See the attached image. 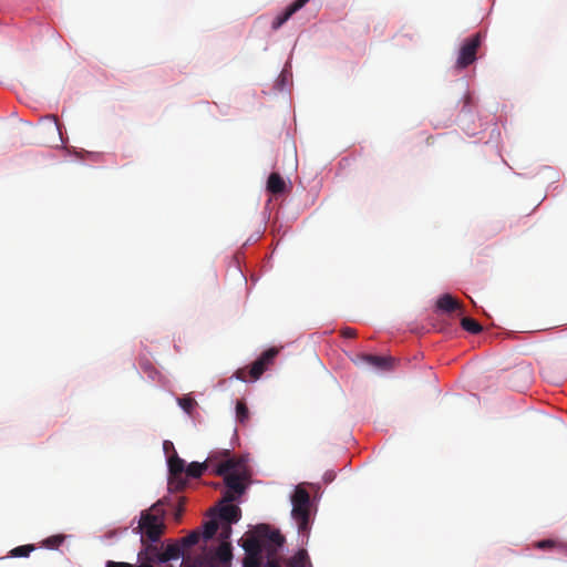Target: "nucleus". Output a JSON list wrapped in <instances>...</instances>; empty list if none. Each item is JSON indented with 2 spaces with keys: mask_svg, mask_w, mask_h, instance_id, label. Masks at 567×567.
I'll return each instance as SVG.
<instances>
[{
  "mask_svg": "<svg viewBox=\"0 0 567 567\" xmlns=\"http://www.w3.org/2000/svg\"><path fill=\"white\" fill-rule=\"evenodd\" d=\"M309 1L310 0L293 1L289 7H287V9L281 14H278L274 19V21L271 23V28L274 30H278L284 23H286L292 17V14H295L298 10L303 8L306 6V3H308Z\"/></svg>",
  "mask_w": 567,
  "mask_h": 567,
  "instance_id": "obj_9",
  "label": "nucleus"
},
{
  "mask_svg": "<svg viewBox=\"0 0 567 567\" xmlns=\"http://www.w3.org/2000/svg\"><path fill=\"white\" fill-rule=\"evenodd\" d=\"M168 445H172V443H171V442H168V441H165V442H164V447H165V449H168Z\"/></svg>",
  "mask_w": 567,
  "mask_h": 567,
  "instance_id": "obj_38",
  "label": "nucleus"
},
{
  "mask_svg": "<svg viewBox=\"0 0 567 567\" xmlns=\"http://www.w3.org/2000/svg\"><path fill=\"white\" fill-rule=\"evenodd\" d=\"M289 567H309V556L305 549L298 550L288 561Z\"/></svg>",
  "mask_w": 567,
  "mask_h": 567,
  "instance_id": "obj_18",
  "label": "nucleus"
},
{
  "mask_svg": "<svg viewBox=\"0 0 567 567\" xmlns=\"http://www.w3.org/2000/svg\"><path fill=\"white\" fill-rule=\"evenodd\" d=\"M436 308L446 313H451L457 310L463 312L462 303L450 293H445L437 299Z\"/></svg>",
  "mask_w": 567,
  "mask_h": 567,
  "instance_id": "obj_11",
  "label": "nucleus"
},
{
  "mask_svg": "<svg viewBox=\"0 0 567 567\" xmlns=\"http://www.w3.org/2000/svg\"><path fill=\"white\" fill-rule=\"evenodd\" d=\"M186 486V481L185 478H183L182 475H169V478H168V489L171 492H181L185 488Z\"/></svg>",
  "mask_w": 567,
  "mask_h": 567,
  "instance_id": "obj_23",
  "label": "nucleus"
},
{
  "mask_svg": "<svg viewBox=\"0 0 567 567\" xmlns=\"http://www.w3.org/2000/svg\"><path fill=\"white\" fill-rule=\"evenodd\" d=\"M166 504H168V499L164 497L162 499H158L155 504H153L148 511H144L141 513V518L137 528L142 536L146 537L151 542L159 540L161 536L165 530L164 506Z\"/></svg>",
  "mask_w": 567,
  "mask_h": 567,
  "instance_id": "obj_1",
  "label": "nucleus"
},
{
  "mask_svg": "<svg viewBox=\"0 0 567 567\" xmlns=\"http://www.w3.org/2000/svg\"><path fill=\"white\" fill-rule=\"evenodd\" d=\"M241 546L245 549L246 555L256 556L262 555V551L265 550L264 546H266V544L262 543L261 537L257 535L255 529L252 535L243 539Z\"/></svg>",
  "mask_w": 567,
  "mask_h": 567,
  "instance_id": "obj_10",
  "label": "nucleus"
},
{
  "mask_svg": "<svg viewBox=\"0 0 567 567\" xmlns=\"http://www.w3.org/2000/svg\"><path fill=\"white\" fill-rule=\"evenodd\" d=\"M218 524L216 520H208L204 525V533L203 537L205 539H210L214 537V535L217 533Z\"/></svg>",
  "mask_w": 567,
  "mask_h": 567,
  "instance_id": "obj_28",
  "label": "nucleus"
},
{
  "mask_svg": "<svg viewBox=\"0 0 567 567\" xmlns=\"http://www.w3.org/2000/svg\"><path fill=\"white\" fill-rule=\"evenodd\" d=\"M236 416L240 423H245L249 419V411L243 401L236 404Z\"/></svg>",
  "mask_w": 567,
  "mask_h": 567,
  "instance_id": "obj_26",
  "label": "nucleus"
},
{
  "mask_svg": "<svg viewBox=\"0 0 567 567\" xmlns=\"http://www.w3.org/2000/svg\"><path fill=\"white\" fill-rule=\"evenodd\" d=\"M168 471L169 475H183V473L186 471L185 461L176 454L173 455L168 458Z\"/></svg>",
  "mask_w": 567,
  "mask_h": 567,
  "instance_id": "obj_17",
  "label": "nucleus"
},
{
  "mask_svg": "<svg viewBox=\"0 0 567 567\" xmlns=\"http://www.w3.org/2000/svg\"><path fill=\"white\" fill-rule=\"evenodd\" d=\"M461 326L464 330L473 334L480 333L483 330L482 326L476 320L468 317L462 318Z\"/></svg>",
  "mask_w": 567,
  "mask_h": 567,
  "instance_id": "obj_22",
  "label": "nucleus"
},
{
  "mask_svg": "<svg viewBox=\"0 0 567 567\" xmlns=\"http://www.w3.org/2000/svg\"><path fill=\"white\" fill-rule=\"evenodd\" d=\"M267 558H268L267 567H281L279 561L276 559V556L267 557Z\"/></svg>",
  "mask_w": 567,
  "mask_h": 567,
  "instance_id": "obj_36",
  "label": "nucleus"
},
{
  "mask_svg": "<svg viewBox=\"0 0 567 567\" xmlns=\"http://www.w3.org/2000/svg\"><path fill=\"white\" fill-rule=\"evenodd\" d=\"M236 377H237V379H239L241 381H247V371L245 369H239L236 372Z\"/></svg>",
  "mask_w": 567,
  "mask_h": 567,
  "instance_id": "obj_37",
  "label": "nucleus"
},
{
  "mask_svg": "<svg viewBox=\"0 0 567 567\" xmlns=\"http://www.w3.org/2000/svg\"><path fill=\"white\" fill-rule=\"evenodd\" d=\"M535 546L538 549L547 550V549L556 548V549H558L560 551L567 553V544L560 543V542H556V540H553V539L539 540V542H537L535 544Z\"/></svg>",
  "mask_w": 567,
  "mask_h": 567,
  "instance_id": "obj_20",
  "label": "nucleus"
},
{
  "mask_svg": "<svg viewBox=\"0 0 567 567\" xmlns=\"http://www.w3.org/2000/svg\"><path fill=\"white\" fill-rule=\"evenodd\" d=\"M142 553L138 554V558L141 563H151L153 566V563H167L169 561L166 559V555L164 551H158V548L156 546L150 545L146 549L145 558L142 557Z\"/></svg>",
  "mask_w": 567,
  "mask_h": 567,
  "instance_id": "obj_15",
  "label": "nucleus"
},
{
  "mask_svg": "<svg viewBox=\"0 0 567 567\" xmlns=\"http://www.w3.org/2000/svg\"><path fill=\"white\" fill-rule=\"evenodd\" d=\"M248 478L246 470H236L235 472L226 475L225 485L228 489L234 491L237 495H241L246 491L245 481Z\"/></svg>",
  "mask_w": 567,
  "mask_h": 567,
  "instance_id": "obj_7",
  "label": "nucleus"
},
{
  "mask_svg": "<svg viewBox=\"0 0 567 567\" xmlns=\"http://www.w3.org/2000/svg\"><path fill=\"white\" fill-rule=\"evenodd\" d=\"M207 462H203V463H198V462H192L187 467H186V475L188 477H192V478H198L200 477L204 472L207 470Z\"/></svg>",
  "mask_w": 567,
  "mask_h": 567,
  "instance_id": "obj_19",
  "label": "nucleus"
},
{
  "mask_svg": "<svg viewBox=\"0 0 567 567\" xmlns=\"http://www.w3.org/2000/svg\"><path fill=\"white\" fill-rule=\"evenodd\" d=\"M291 515L298 524V530L300 533H308L310 495L307 489L301 486H297L291 497Z\"/></svg>",
  "mask_w": 567,
  "mask_h": 567,
  "instance_id": "obj_2",
  "label": "nucleus"
},
{
  "mask_svg": "<svg viewBox=\"0 0 567 567\" xmlns=\"http://www.w3.org/2000/svg\"><path fill=\"white\" fill-rule=\"evenodd\" d=\"M184 503H185V498L184 497H181L179 498V502H178V505L176 507V511L174 513V519L178 523L181 522L182 519V516H183V512H184Z\"/></svg>",
  "mask_w": 567,
  "mask_h": 567,
  "instance_id": "obj_33",
  "label": "nucleus"
},
{
  "mask_svg": "<svg viewBox=\"0 0 567 567\" xmlns=\"http://www.w3.org/2000/svg\"><path fill=\"white\" fill-rule=\"evenodd\" d=\"M482 44V34L475 33L471 38H467L462 44L458 56L456 60L457 69H465L476 60V53Z\"/></svg>",
  "mask_w": 567,
  "mask_h": 567,
  "instance_id": "obj_4",
  "label": "nucleus"
},
{
  "mask_svg": "<svg viewBox=\"0 0 567 567\" xmlns=\"http://www.w3.org/2000/svg\"><path fill=\"white\" fill-rule=\"evenodd\" d=\"M278 354L277 348L266 350L250 367L248 373L252 380H257L267 370L268 365L272 363Z\"/></svg>",
  "mask_w": 567,
  "mask_h": 567,
  "instance_id": "obj_5",
  "label": "nucleus"
},
{
  "mask_svg": "<svg viewBox=\"0 0 567 567\" xmlns=\"http://www.w3.org/2000/svg\"><path fill=\"white\" fill-rule=\"evenodd\" d=\"M238 496L239 495H237L234 491L227 488L223 495L221 502L224 504H231V502L236 501Z\"/></svg>",
  "mask_w": 567,
  "mask_h": 567,
  "instance_id": "obj_32",
  "label": "nucleus"
},
{
  "mask_svg": "<svg viewBox=\"0 0 567 567\" xmlns=\"http://www.w3.org/2000/svg\"><path fill=\"white\" fill-rule=\"evenodd\" d=\"M43 134L48 135L45 143L62 141L61 127L55 115H47L41 120L40 124Z\"/></svg>",
  "mask_w": 567,
  "mask_h": 567,
  "instance_id": "obj_6",
  "label": "nucleus"
},
{
  "mask_svg": "<svg viewBox=\"0 0 567 567\" xmlns=\"http://www.w3.org/2000/svg\"><path fill=\"white\" fill-rule=\"evenodd\" d=\"M231 534V527H230V524H226L225 526H223V529L220 532V538L221 539H227Z\"/></svg>",
  "mask_w": 567,
  "mask_h": 567,
  "instance_id": "obj_35",
  "label": "nucleus"
},
{
  "mask_svg": "<svg viewBox=\"0 0 567 567\" xmlns=\"http://www.w3.org/2000/svg\"><path fill=\"white\" fill-rule=\"evenodd\" d=\"M243 467V461L238 458H228L225 462H221L215 470V474L218 476H223L235 472L236 470H240Z\"/></svg>",
  "mask_w": 567,
  "mask_h": 567,
  "instance_id": "obj_14",
  "label": "nucleus"
},
{
  "mask_svg": "<svg viewBox=\"0 0 567 567\" xmlns=\"http://www.w3.org/2000/svg\"><path fill=\"white\" fill-rule=\"evenodd\" d=\"M241 509L234 504H224L219 509V517L227 524L237 523L240 518Z\"/></svg>",
  "mask_w": 567,
  "mask_h": 567,
  "instance_id": "obj_13",
  "label": "nucleus"
},
{
  "mask_svg": "<svg viewBox=\"0 0 567 567\" xmlns=\"http://www.w3.org/2000/svg\"><path fill=\"white\" fill-rule=\"evenodd\" d=\"M106 567H154L151 563H141L138 566L128 563L107 561Z\"/></svg>",
  "mask_w": 567,
  "mask_h": 567,
  "instance_id": "obj_31",
  "label": "nucleus"
},
{
  "mask_svg": "<svg viewBox=\"0 0 567 567\" xmlns=\"http://www.w3.org/2000/svg\"><path fill=\"white\" fill-rule=\"evenodd\" d=\"M341 334L344 338H354L357 336V331L352 328L347 327L341 330Z\"/></svg>",
  "mask_w": 567,
  "mask_h": 567,
  "instance_id": "obj_34",
  "label": "nucleus"
},
{
  "mask_svg": "<svg viewBox=\"0 0 567 567\" xmlns=\"http://www.w3.org/2000/svg\"><path fill=\"white\" fill-rule=\"evenodd\" d=\"M199 539L200 533L198 530H194L189 535L182 537L177 542L182 545L184 554L186 555L187 549L196 545L199 542Z\"/></svg>",
  "mask_w": 567,
  "mask_h": 567,
  "instance_id": "obj_21",
  "label": "nucleus"
},
{
  "mask_svg": "<svg viewBox=\"0 0 567 567\" xmlns=\"http://www.w3.org/2000/svg\"><path fill=\"white\" fill-rule=\"evenodd\" d=\"M286 183L278 173H271L267 181V190L271 194H281L285 192Z\"/></svg>",
  "mask_w": 567,
  "mask_h": 567,
  "instance_id": "obj_16",
  "label": "nucleus"
},
{
  "mask_svg": "<svg viewBox=\"0 0 567 567\" xmlns=\"http://www.w3.org/2000/svg\"><path fill=\"white\" fill-rule=\"evenodd\" d=\"M178 405L187 413L190 414L195 406L197 405V402L194 398L190 395H184L182 398L177 399Z\"/></svg>",
  "mask_w": 567,
  "mask_h": 567,
  "instance_id": "obj_25",
  "label": "nucleus"
},
{
  "mask_svg": "<svg viewBox=\"0 0 567 567\" xmlns=\"http://www.w3.org/2000/svg\"><path fill=\"white\" fill-rule=\"evenodd\" d=\"M244 567H261L262 555H246L243 561Z\"/></svg>",
  "mask_w": 567,
  "mask_h": 567,
  "instance_id": "obj_29",
  "label": "nucleus"
},
{
  "mask_svg": "<svg viewBox=\"0 0 567 567\" xmlns=\"http://www.w3.org/2000/svg\"><path fill=\"white\" fill-rule=\"evenodd\" d=\"M34 550V545H22L13 548L10 554L13 557H28Z\"/></svg>",
  "mask_w": 567,
  "mask_h": 567,
  "instance_id": "obj_27",
  "label": "nucleus"
},
{
  "mask_svg": "<svg viewBox=\"0 0 567 567\" xmlns=\"http://www.w3.org/2000/svg\"><path fill=\"white\" fill-rule=\"evenodd\" d=\"M231 549L230 545L227 543H223L216 550V557L221 563H228L231 559Z\"/></svg>",
  "mask_w": 567,
  "mask_h": 567,
  "instance_id": "obj_24",
  "label": "nucleus"
},
{
  "mask_svg": "<svg viewBox=\"0 0 567 567\" xmlns=\"http://www.w3.org/2000/svg\"><path fill=\"white\" fill-rule=\"evenodd\" d=\"M64 540L63 535H53L43 540V545L48 548H58Z\"/></svg>",
  "mask_w": 567,
  "mask_h": 567,
  "instance_id": "obj_30",
  "label": "nucleus"
},
{
  "mask_svg": "<svg viewBox=\"0 0 567 567\" xmlns=\"http://www.w3.org/2000/svg\"><path fill=\"white\" fill-rule=\"evenodd\" d=\"M256 533L266 546H264L267 557H272L278 554V550L285 543V537L278 529L271 528L267 524L256 526Z\"/></svg>",
  "mask_w": 567,
  "mask_h": 567,
  "instance_id": "obj_3",
  "label": "nucleus"
},
{
  "mask_svg": "<svg viewBox=\"0 0 567 567\" xmlns=\"http://www.w3.org/2000/svg\"><path fill=\"white\" fill-rule=\"evenodd\" d=\"M393 359L391 357H382L374 354H359L354 360L355 363H363L367 365H371L378 370H389L392 367Z\"/></svg>",
  "mask_w": 567,
  "mask_h": 567,
  "instance_id": "obj_8",
  "label": "nucleus"
},
{
  "mask_svg": "<svg viewBox=\"0 0 567 567\" xmlns=\"http://www.w3.org/2000/svg\"><path fill=\"white\" fill-rule=\"evenodd\" d=\"M165 555L167 556L166 559L173 560L178 559L179 557H183V561L181 564V567H192L189 565V557H187L184 554V550L182 548V545L176 540L174 543L168 544L164 549Z\"/></svg>",
  "mask_w": 567,
  "mask_h": 567,
  "instance_id": "obj_12",
  "label": "nucleus"
}]
</instances>
